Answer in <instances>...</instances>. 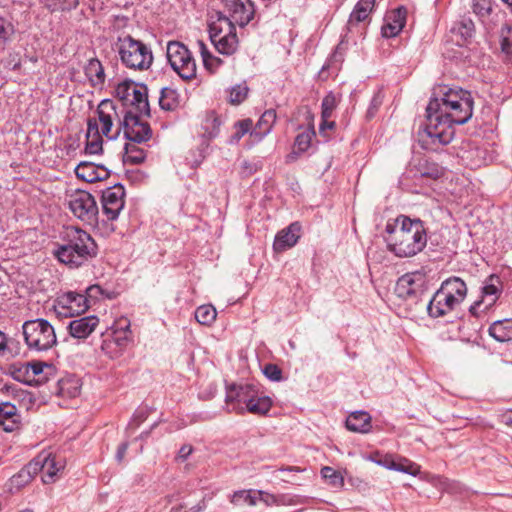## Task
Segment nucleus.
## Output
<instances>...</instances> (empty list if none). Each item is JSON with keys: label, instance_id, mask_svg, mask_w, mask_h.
Returning <instances> with one entry per match:
<instances>
[{"label": "nucleus", "instance_id": "1", "mask_svg": "<svg viewBox=\"0 0 512 512\" xmlns=\"http://www.w3.org/2000/svg\"><path fill=\"white\" fill-rule=\"evenodd\" d=\"M473 104L469 91L447 87L435 91L426 108V125L417 133L421 147L436 150L449 144L454 138V126L471 119Z\"/></svg>", "mask_w": 512, "mask_h": 512}, {"label": "nucleus", "instance_id": "2", "mask_svg": "<svg viewBox=\"0 0 512 512\" xmlns=\"http://www.w3.org/2000/svg\"><path fill=\"white\" fill-rule=\"evenodd\" d=\"M97 115L101 124V132L108 139H116L123 130L127 140L134 143L148 141L152 131L148 123L142 122L139 116L125 111L122 104L111 99H104L97 107Z\"/></svg>", "mask_w": 512, "mask_h": 512}, {"label": "nucleus", "instance_id": "3", "mask_svg": "<svg viewBox=\"0 0 512 512\" xmlns=\"http://www.w3.org/2000/svg\"><path fill=\"white\" fill-rule=\"evenodd\" d=\"M384 240L389 251L405 258L415 256L425 248L427 235L421 220L401 215L386 224Z\"/></svg>", "mask_w": 512, "mask_h": 512}, {"label": "nucleus", "instance_id": "4", "mask_svg": "<svg viewBox=\"0 0 512 512\" xmlns=\"http://www.w3.org/2000/svg\"><path fill=\"white\" fill-rule=\"evenodd\" d=\"M119 60L127 69L147 71L153 64V52L149 45L129 34L119 36L116 41Z\"/></svg>", "mask_w": 512, "mask_h": 512}, {"label": "nucleus", "instance_id": "5", "mask_svg": "<svg viewBox=\"0 0 512 512\" xmlns=\"http://www.w3.org/2000/svg\"><path fill=\"white\" fill-rule=\"evenodd\" d=\"M97 255V245L86 231L66 226V267L78 268Z\"/></svg>", "mask_w": 512, "mask_h": 512}, {"label": "nucleus", "instance_id": "6", "mask_svg": "<svg viewBox=\"0 0 512 512\" xmlns=\"http://www.w3.org/2000/svg\"><path fill=\"white\" fill-rule=\"evenodd\" d=\"M61 463V453L58 454L52 450H44L22 469L20 477L32 479L34 475L40 472L43 483H53L59 479L58 472L63 467Z\"/></svg>", "mask_w": 512, "mask_h": 512}, {"label": "nucleus", "instance_id": "7", "mask_svg": "<svg viewBox=\"0 0 512 512\" xmlns=\"http://www.w3.org/2000/svg\"><path fill=\"white\" fill-rule=\"evenodd\" d=\"M22 330L25 342L30 349L46 351L56 343L54 328L45 319L25 321Z\"/></svg>", "mask_w": 512, "mask_h": 512}, {"label": "nucleus", "instance_id": "8", "mask_svg": "<svg viewBox=\"0 0 512 512\" xmlns=\"http://www.w3.org/2000/svg\"><path fill=\"white\" fill-rule=\"evenodd\" d=\"M209 36L215 49L223 55H233L239 46L234 24L228 19L218 18L209 25Z\"/></svg>", "mask_w": 512, "mask_h": 512}, {"label": "nucleus", "instance_id": "9", "mask_svg": "<svg viewBox=\"0 0 512 512\" xmlns=\"http://www.w3.org/2000/svg\"><path fill=\"white\" fill-rule=\"evenodd\" d=\"M166 54L170 66L183 80H191L196 77L195 60L183 43L168 42Z\"/></svg>", "mask_w": 512, "mask_h": 512}, {"label": "nucleus", "instance_id": "10", "mask_svg": "<svg viewBox=\"0 0 512 512\" xmlns=\"http://www.w3.org/2000/svg\"><path fill=\"white\" fill-rule=\"evenodd\" d=\"M66 202L71 213L77 219L88 224L93 223L96 219L98 207L90 193L84 190H77L68 196Z\"/></svg>", "mask_w": 512, "mask_h": 512}, {"label": "nucleus", "instance_id": "11", "mask_svg": "<svg viewBox=\"0 0 512 512\" xmlns=\"http://www.w3.org/2000/svg\"><path fill=\"white\" fill-rule=\"evenodd\" d=\"M70 79L75 82L88 80L92 87H102L105 82L104 68L97 58H90L83 65L78 63V67H75V60L71 59Z\"/></svg>", "mask_w": 512, "mask_h": 512}, {"label": "nucleus", "instance_id": "12", "mask_svg": "<svg viewBox=\"0 0 512 512\" xmlns=\"http://www.w3.org/2000/svg\"><path fill=\"white\" fill-rule=\"evenodd\" d=\"M224 6L225 15L219 18L228 19L231 24L240 27L248 25L255 16V6L252 0H221Z\"/></svg>", "mask_w": 512, "mask_h": 512}, {"label": "nucleus", "instance_id": "13", "mask_svg": "<svg viewBox=\"0 0 512 512\" xmlns=\"http://www.w3.org/2000/svg\"><path fill=\"white\" fill-rule=\"evenodd\" d=\"M502 283L496 275H490L484 282L481 289V298L475 301L469 308V312L478 317L479 311L489 310L498 300L502 293Z\"/></svg>", "mask_w": 512, "mask_h": 512}, {"label": "nucleus", "instance_id": "14", "mask_svg": "<svg viewBox=\"0 0 512 512\" xmlns=\"http://www.w3.org/2000/svg\"><path fill=\"white\" fill-rule=\"evenodd\" d=\"M253 384H232L226 388L225 403L228 411L244 413L255 395Z\"/></svg>", "mask_w": 512, "mask_h": 512}, {"label": "nucleus", "instance_id": "15", "mask_svg": "<svg viewBox=\"0 0 512 512\" xmlns=\"http://www.w3.org/2000/svg\"><path fill=\"white\" fill-rule=\"evenodd\" d=\"M427 276L424 271H414L401 276L395 287L400 298L413 299L420 296L426 289Z\"/></svg>", "mask_w": 512, "mask_h": 512}, {"label": "nucleus", "instance_id": "16", "mask_svg": "<svg viewBox=\"0 0 512 512\" xmlns=\"http://www.w3.org/2000/svg\"><path fill=\"white\" fill-rule=\"evenodd\" d=\"M125 190L121 184L108 187L102 194V209L108 220H116L124 208Z\"/></svg>", "mask_w": 512, "mask_h": 512}, {"label": "nucleus", "instance_id": "17", "mask_svg": "<svg viewBox=\"0 0 512 512\" xmlns=\"http://www.w3.org/2000/svg\"><path fill=\"white\" fill-rule=\"evenodd\" d=\"M458 307L457 302L440 287L430 299L427 311L429 316L439 318L456 310Z\"/></svg>", "mask_w": 512, "mask_h": 512}, {"label": "nucleus", "instance_id": "18", "mask_svg": "<svg viewBox=\"0 0 512 512\" xmlns=\"http://www.w3.org/2000/svg\"><path fill=\"white\" fill-rule=\"evenodd\" d=\"M75 174L79 179L87 183L102 181L109 177V170L103 166L90 161H82L74 168Z\"/></svg>", "mask_w": 512, "mask_h": 512}, {"label": "nucleus", "instance_id": "19", "mask_svg": "<svg viewBox=\"0 0 512 512\" xmlns=\"http://www.w3.org/2000/svg\"><path fill=\"white\" fill-rule=\"evenodd\" d=\"M300 230L301 226L294 222L278 232L273 243L274 250L276 252H283L293 247L300 238Z\"/></svg>", "mask_w": 512, "mask_h": 512}, {"label": "nucleus", "instance_id": "20", "mask_svg": "<svg viewBox=\"0 0 512 512\" xmlns=\"http://www.w3.org/2000/svg\"><path fill=\"white\" fill-rule=\"evenodd\" d=\"M99 324L96 316H86L72 320L68 325L69 334L76 339H86Z\"/></svg>", "mask_w": 512, "mask_h": 512}, {"label": "nucleus", "instance_id": "21", "mask_svg": "<svg viewBox=\"0 0 512 512\" xmlns=\"http://www.w3.org/2000/svg\"><path fill=\"white\" fill-rule=\"evenodd\" d=\"M87 126L85 152L90 155L98 154L102 151L101 135H103L99 119H89Z\"/></svg>", "mask_w": 512, "mask_h": 512}, {"label": "nucleus", "instance_id": "22", "mask_svg": "<svg viewBox=\"0 0 512 512\" xmlns=\"http://www.w3.org/2000/svg\"><path fill=\"white\" fill-rule=\"evenodd\" d=\"M406 22V10L405 8H398L391 12L387 17V22L382 27V36L385 38H391L398 35L403 29Z\"/></svg>", "mask_w": 512, "mask_h": 512}, {"label": "nucleus", "instance_id": "23", "mask_svg": "<svg viewBox=\"0 0 512 512\" xmlns=\"http://www.w3.org/2000/svg\"><path fill=\"white\" fill-rule=\"evenodd\" d=\"M440 287L443 291L447 292L459 306L467 296V285L460 277H449L441 283Z\"/></svg>", "mask_w": 512, "mask_h": 512}, {"label": "nucleus", "instance_id": "24", "mask_svg": "<svg viewBox=\"0 0 512 512\" xmlns=\"http://www.w3.org/2000/svg\"><path fill=\"white\" fill-rule=\"evenodd\" d=\"M88 308L89 300L84 294L66 292V318L83 314Z\"/></svg>", "mask_w": 512, "mask_h": 512}, {"label": "nucleus", "instance_id": "25", "mask_svg": "<svg viewBox=\"0 0 512 512\" xmlns=\"http://www.w3.org/2000/svg\"><path fill=\"white\" fill-rule=\"evenodd\" d=\"M375 0H359L348 19L347 27L351 30L355 25L368 19L374 8Z\"/></svg>", "mask_w": 512, "mask_h": 512}, {"label": "nucleus", "instance_id": "26", "mask_svg": "<svg viewBox=\"0 0 512 512\" xmlns=\"http://www.w3.org/2000/svg\"><path fill=\"white\" fill-rule=\"evenodd\" d=\"M346 428L357 433H368L371 429V417L367 412L356 411L346 419Z\"/></svg>", "mask_w": 512, "mask_h": 512}, {"label": "nucleus", "instance_id": "27", "mask_svg": "<svg viewBox=\"0 0 512 512\" xmlns=\"http://www.w3.org/2000/svg\"><path fill=\"white\" fill-rule=\"evenodd\" d=\"M276 111L274 109L266 110L258 120L255 128L250 132L251 137L261 140L272 129L276 121Z\"/></svg>", "mask_w": 512, "mask_h": 512}, {"label": "nucleus", "instance_id": "28", "mask_svg": "<svg viewBox=\"0 0 512 512\" xmlns=\"http://www.w3.org/2000/svg\"><path fill=\"white\" fill-rule=\"evenodd\" d=\"M489 335L498 342L512 341V320H498L489 327Z\"/></svg>", "mask_w": 512, "mask_h": 512}, {"label": "nucleus", "instance_id": "29", "mask_svg": "<svg viewBox=\"0 0 512 512\" xmlns=\"http://www.w3.org/2000/svg\"><path fill=\"white\" fill-rule=\"evenodd\" d=\"M16 411V407L8 402L0 404V425L7 432L13 431L17 426Z\"/></svg>", "mask_w": 512, "mask_h": 512}, {"label": "nucleus", "instance_id": "30", "mask_svg": "<svg viewBox=\"0 0 512 512\" xmlns=\"http://www.w3.org/2000/svg\"><path fill=\"white\" fill-rule=\"evenodd\" d=\"M129 101L136 107L138 113L149 116L150 108L147 96V87L145 85L136 84V88L132 91V96Z\"/></svg>", "mask_w": 512, "mask_h": 512}, {"label": "nucleus", "instance_id": "31", "mask_svg": "<svg viewBox=\"0 0 512 512\" xmlns=\"http://www.w3.org/2000/svg\"><path fill=\"white\" fill-rule=\"evenodd\" d=\"M138 143H126L124 146L123 162L125 164L137 165L146 158V152L137 146Z\"/></svg>", "mask_w": 512, "mask_h": 512}, {"label": "nucleus", "instance_id": "32", "mask_svg": "<svg viewBox=\"0 0 512 512\" xmlns=\"http://www.w3.org/2000/svg\"><path fill=\"white\" fill-rule=\"evenodd\" d=\"M272 406V401L268 396H260L258 388L255 389V395L249 403L246 411L252 414H266Z\"/></svg>", "mask_w": 512, "mask_h": 512}, {"label": "nucleus", "instance_id": "33", "mask_svg": "<svg viewBox=\"0 0 512 512\" xmlns=\"http://www.w3.org/2000/svg\"><path fill=\"white\" fill-rule=\"evenodd\" d=\"M230 502L235 506H241L243 504L255 506L258 503L257 490L243 489L235 491L230 497Z\"/></svg>", "mask_w": 512, "mask_h": 512}, {"label": "nucleus", "instance_id": "34", "mask_svg": "<svg viewBox=\"0 0 512 512\" xmlns=\"http://www.w3.org/2000/svg\"><path fill=\"white\" fill-rule=\"evenodd\" d=\"M178 93L172 88H162L159 97V105L165 111H173L179 105Z\"/></svg>", "mask_w": 512, "mask_h": 512}, {"label": "nucleus", "instance_id": "35", "mask_svg": "<svg viewBox=\"0 0 512 512\" xmlns=\"http://www.w3.org/2000/svg\"><path fill=\"white\" fill-rule=\"evenodd\" d=\"M196 321L204 326H211L216 320L217 311L214 306L210 304L201 305L195 310Z\"/></svg>", "mask_w": 512, "mask_h": 512}, {"label": "nucleus", "instance_id": "36", "mask_svg": "<svg viewBox=\"0 0 512 512\" xmlns=\"http://www.w3.org/2000/svg\"><path fill=\"white\" fill-rule=\"evenodd\" d=\"M393 467H390V470H395L403 473H407L413 476H416L420 472V467L413 463L412 461L398 457H393Z\"/></svg>", "mask_w": 512, "mask_h": 512}, {"label": "nucleus", "instance_id": "37", "mask_svg": "<svg viewBox=\"0 0 512 512\" xmlns=\"http://www.w3.org/2000/svg\"><path fill=\"white\" fill-rule=\"evenodd\" d=\"M315 130L313 125L296 136L294 146L299 152H305L311 145L312 138L315 136Z\"/></svg>", "mask_w": 512, "mask_h": 512}, {"label": "nucleus", "instance_id": "38", "mask_svg": "<svg viewBox=\"0 0 512 512\" xmlns=\"http://www.w3.org/2000/svg\"><path fill=\"white\" fill-rule=\"evenodd\" d=\"M322 477L327 481L329 485L334 488H340L344 485V478L340 472L334 468L325 466L321 469Z\"/></svg>", "mask_w": 512, "mask_h": 512}, {"label": "nucleus", "instance_id": "39", "mask_svg": "<svg viewBox=\"0 0 512 512\" xmlns=\"http://www.w3.org/2000/svg\"><path fill=\"white\" fill-rule=\"evenodd\" d=\"M455 36H459L463 42L472 37L474 33V24L471 20L463 21L452 28Z\"/></svg>", "mask_w": 512, "mask_h": 512}, {"label": "nucleus", "instance_id": "40", "mask_svg": "<svg viewBox=\"0 0 512 512\" xmlns=\"http://www.w3.org/2000/svg\"><path fill=\"white\" fill-rule=\"evenodd\" d=\"M248 87L245 84L233 86L229 91V102L233 105L242 103L248 95Z\"/></svg>", "mask_w": 512, "mask_h": 512}, {"label": "nucleus", "instance_id": "41", "mask_svg": "<svg viewBox=\"0 0 512 512\" xmlns=\"http://www.w3.org/2000/svg\"><path fill=\"white\" fill-rule=\"evenodd\" d=\"M67 385H69V387H66V396L75 398L80 394L82 387V380L80 377L74 374L66 375V386Z\"/></svg>", "mask_w": 512, "mask_h": 512}, {"label": "nucleus", "instance_id": "42", "mask_svg": "<svg viewBox=\"0 0 512 512\" xmlns=\"http://www.w3.org/2000/svg\"><path fill=\"white\" fill-rule=\"evenodd\" d=\"M220 125H221V121L219 120L218 117H215L213 115L208 116L205 119V122L203 124V128L205 130V135L209 139L216 137L219 133Z\"/></svg>", "mask_w": 512, "mask_h": 512}, {"label": "nucleus", "instance_id": "43", "mask_svg": "<svg viewBox=\"0 0 512 512\" xmlns=\"http://www.w3.org/2000/svg\"><path fill=\"white\" fill-rule=\"evenodd\" d=\"M501 38V49L504 53L510 54L512 51V27L510 25H504L500 32Z\"/></svg>", "mask_w": 512, "mask_h": 512}, {"label": "nucleus", "instance_id": "44", "mask_svg": "<svg viewBox=\"0 0 512 512\" xmlns=\"http://www.w3.org/2000/svg\"><path fill=\"white\" fill-rule=\"evenodd\" d=\"M253 122L251 119H244L235 123L236 132L231 137V142H238L246 133L251 130Z\"/></svg>", "mask_w": 512, "mask_h": 512}, {"label": "nucleus", "instance_id": "45", "mask_svg": "<svg viewBox=\"0 0 512 512\" xmlns=\"http://www.w3.org/2000/svg\"><path fill=\"white\" fill-rule=\"evenodd\" d=\"M134 88H136V84L133 81L122 82L116 87V95L121 100L129 101Z\"/></svg>", "mask_w": 512, "mask_h": 512}, {"label": "nucleus", "instance_id": "46", "mask_svg": "<svg viewBox=\"0 0 512 512\" xmlns=\"http://www.w3.org/2000/svg\"><path fill=\"white\" fill-rule=\"evenodd\" d=\"M365 459L376 463L377 465H380L382 467H385L387 469H390V467H393V456L392 455H382L379 452H375L373 454H370L365 457Z\"/></svg>", "mask_w": 512, "mask_h": 512}, {"label": "nucleus", "instance_id": "47", "mask_svg": "<svg viewBox=\"0 0 512 512\" xmlns=\"http://www.w3.org/2000/svg\"><path fill=\"white\" fill-rule=\"evenodd\" d=\"M198 44L200 47V53L203 59L204 66L208 70L212 69V63L210 61H216V66H220L222 64V61L218 57L212 55L202 41H199Z\"/></svg>", "mask_w": 512, "mask_h": 512}, {"label": "nucleus", "instance_id": "48", "mask_svg": "<svg viewBox=\"0 0 512 512\" xmlns=\"http://www.w3.org/2000/svg\"><path fill=\"white\" fill-rule=\"evenodd\" d=\"M473 12L478 16L485 17L491 12V4L489 0H472Z\"/></svg>", "mask_w": 512, "mask_h": 512}, {"label": "nucleus", "instance_id": "49", "mask_svg": "<svg viewBox=\"0 0 512 512\" xmlns=\"http://www.w3.org/2000/svg\"><path fill=\"white\" fill-rule=\"evenodd\" d=\"M21 353V346L19 341L7 338L6 339V345H5V356L9 357H16L19 356Z\"/></svg>", "mask_w": 512, "mask_h": 512}, {"label": "nucleus", "instance_id": "50", "mask_svg": "<svg viewBox=\"0 0 512 512\" xmlns=\"http://www.w3.org/2000/svg\"><path fill=\"white\" fill-rule=\"evenodd\" d=\"M147 416L148 413L145 410L136 411L133 414L130 422L128 423L127 429L135 431L139 427V425L146 420Z\"/></svg>", "mask_w": 512, "mask_h": 512}, {"label": "nucleus", "instance_id": "51", "mask_svg": "<svg viewBox=\"0 0 512 512\" xmlns=\"http://www.w3.org/2000/svg\"><path fill=\"white\" fill-rule=\"evenodd\" d=\"M383 94L382 92L379 90L378 92L375 93V95L373 96L372 100H371V103L368 107V110H367V117L368 118H372L374 117V115L376 114L378 108L382 105L383 103Z\"/></svg>", "mask_w": 512, "mask_h": 512}, {"label": "nucleus", "instance_id": "52", "mask_svg": "<svg viewBox=\"0 0 512 512\" xmlns=\"http://www.w3.org/2000/svg\"><path fill=\"white\" fill-rule=\"evenodd\" d=\"M263 373L271 381H280L282 378L281 369L274 364H267L263 369Z\"/></svg>", "mask_w": 512, "mask_h": 512}, {"label": "nucleus", "instance_id": "53", "mask_svg": "<svg viewBox=\"0 0 512 512\" xmlns=\"http://www.w3.org/2000/svg\"><path fill=\"white\" fill-rule=\"evenodd\" d=\"M443 173H444L443 168L438 165H435V164H432L431 166H427L426 168L421 170L422 176L429 177L432 179H438V178L442 177Z\"/></svg>", "mask_w": 512, "mask_h": 512}, {"label": "nucleus", "instance_id": "54", "mask_svg": "<svg viewBox=\"0 0 512 512\" xmlns=\"http://www.w3.org/2000/svg\"><path fill=\"white\" fill-rule=\"evenodd\" d=\"M12 33V26L3 18H0V45L4 44Z\"/></svg>", "mask_w": 512, "mask_h": 512}, {"label": "nucleus", "instance_id": "55", "mask_svg": "<svg viewBox=\"0 0 512 512\" xmlns=\"http://www.w3.org/2000/svg\"><path fill=\"white\" fill-rule=\"evenodd\" d=\"M258 501L263 502L267 506L277 504V498L273 494H269L262 490H257Z\"/></svg>", "mask_w": 512, "mask_h": 512}, {"label": "nucleus", "instance_id": "56", "mask_svg": "<svg viewBox=\"0 0 512 512\" xmlns=\"http://www.w3.org/2000/svg\"><path fill=\"white\" fill-rule=\"evenodd\" d=\"M322 108H325L326 110H333L337 106V100L334 94L329 93L327 94L323 100H322Z\"/></svg>", "mask_w": 512, "mask_h": 512}, {"label": "nucleus", "instance_id": "57", "mask_svg": "<svg viewBox=\"0 0 512 512\" xmlns=\"http://www.w3.org/2000/svg\"><path fill=\"white\" fill-rule=\"evenodd\" d=\"M192 452H193V447L191 445H188V444L183 445L179 449L176 459L180 460V461H185L191 455Z\"/></svg>", "mask_w": 512, "mask_h": 512}, {"label": "nucleus", "instance_id": "58", "mask_svg": "<svg viewBox=\"0 0 512 512\" xmlns=\"http://www.w3.org/2000/svg\"><path fill=\"white\" fill-rule=\"evenodd\" d=\"M130 329V322L127 319H120L115 323V332L123 331L128 332Z\"/></svg>", "mask_w": 512, "mask_h": 512}, {"label": "nucleus", "instance_id": "59", "mask_svg": "<svg viewBox=\"0 0 512 512\" xmlns=\"http://www.w3.org/2000/svg\"><path fill=\"white\" fill-rule=\"evenodd\" d=\"M22 474V470H20V472L17 474V475H14L11 479V483L13 486H16V487H20V486H23L25 484H27L31 479H25V477H20V475Z\"/></svg>", "mask_w": 512, "mask_h": 512}, {"label": "nucleus", "instance_id": "60", "mask_svg": "<svg viewBox=\"0 0 512 512\" xmlns=\"http://www.w3.org/2000/svg\"><path fill=\"white\" fill-rule=\"evenodd\" d=\"M335 127V122L330 121L329 119H322L321 124L319 126V133L325 136V132L327 129H333Z\"/></svg>", "mask_w": 512, "mask_h": 512}, {"label": "nucleus", "instance_id": "61", "mask_svg": "<svg viewBox=\"0 0 512 512\" xmlns=\"http://www.w3.org/2000/svg\"><path fill=\"white\" fill-rule=\"evenodd\" d=\"M127 449H128L127 442H123L118 446L117 452H116V459L118 462H121L124 459Z\"/></svg>", "mask_w": 512, "mask_h": 512}, {"label": "nucleus", "instance_id": "62", "mask_svg": "<svg viewBox=\"0 0 512 512\" xmlns=\"http://www.w3.org/2000/svg\"><path fill=\"white\" fill-rule=\"evenodd\" d=\"M45 364L42 362H34L30 364V367L32 369V372L34 375H39L43 372Z\"/></svg>", "mask_w": 512, "mask_h": 512}, {"label": "nucleus", "instance_id": "63", "mask_svg": "<svg viewBox=\"0 0 512 512\" xmlns=\"http://www.w3.org/2000/svg\"><path fill=\"white\" fill-rule=\"evenodd\" d=\"M6 335L0 331V356H5Z\"/></svg>", "mask_w": 512, "mask_h": 512}, {"label": "nucleus", "instance_id": "64", "mask_svg": "<svg viewBox=\"0 0 512 512\" xmlns=\"http://www.w3.org/2000/svg\"><path fill=\"white\" fill-rule=\"evenodd\" d=\"M55 256L59 262L64 263V245H60L55 251Z\"/></svg>", "mask_w": 512, "mask_h": 512}]
</instances>
